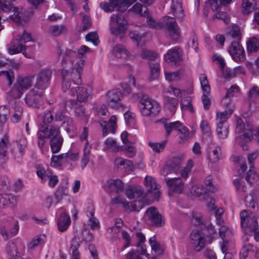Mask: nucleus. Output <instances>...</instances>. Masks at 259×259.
I'll list each match as a JSON object with an SVG mask.
<instances>
[{
	"mask_svg": "<svg viewBox=\"0 0 259 259\" xmlns=\"http://www.w3.org/2000/svg\"><path fill=\"white\" fill-rule=\"evenodd\" d=\"M38 145L42 148L46 142L45 139L51 138L50 146L53 153L60 151L63 142L61 136L60 127L54 125L47 126L42 125L37 133Z\"/></svg>",
	"mask_w": 259,
	"mask_h": 259,
	"instance_id": "obj_1",
	"label": "nucleus"
},
{
	"mask_svg": "<svg viewBox=\"0 0 259 259\" xmlns=\"http://www.w3.org/2000/svg\"><path fill=\"white\" fill-rule=\"evenodd\" d=\"M62 67L61 73L63 91L66 92L70 90L71 94L74 96L75 93L73 91V87H71V80L74 84H79L81 83L80 72L81 68L78 67V65L74 68L72 61L67 63V65H62Z\"/></svg>",
	"mask_w": 259,
	"mask_h": 259,
	"instance_id": "obj_2",
	"label": "nucleus"
},
{
	"mask_svg": "<svg viewBox=\"0 0 259 259\" xmlns=\"http://www.w3.org/2000/svg\"><path fill=\"white\" fill-rule=\"evenodd\" d=\"M241 226L246 234L254 233V239L258 241L259 239V228L257 223V218L253 214H248L244 210L240 213Z\"/></svg>",
	"mask_w": 259,
	"mask_h": 259,
	"instance_id": "obj_3",
	"label": "nucleus"
},
{
	"mask_svg": "<svg viewBox=\"0 0 259 259\" xmlns=\"http://www.w3.org/2000/svg\"><path fill=\"white\" fill-rule=\"evenodd\" d=\"M138 106L144 116L154 117L159 114L160 106L159 104L147 95H143L140 100Z\"/></svg>",
	"mask_w": 259,
	"mask_h": 259,
	"instance_id": "obj_4",
	"label": "nucleus"
},
{
	"mask_svg": "<svg viewBox=\"0 0 259 259\" xmlns=\"http://www.w3.org/2000/svg\"><path fill=\"white\" fill-rule=\"evenodd\" d=\"M128 28L127 21L121 14H113L110 17V31L111 34L118 36L124 34Z\"/></svg>",
	"mask_w": 259,
	"mask_h": 259,
	"instance_id": "obj_5",
	"label": "nucleus"
},
{
	"mask_svg": "<svg viewBox=\"0 0 259 259\" xmlns=\"http://www.w3.org/2000/svg\"><path fill=\"white\" fill-rule=\"evenodd\" d=\"M161 29H165L168 36L174 40H177L180 37V29L175 18L164 16L161 21Z\"/></svg>",
	"mask_w": 259,
	"mask_h": 259,
	"instance_id": "obj_6",
	"label": "nucleus"
},
{
	"mask_svg": "<svg viewBox=\"0 0 259 259\" xmlns=\"http://www.w3.org/2000/svg\"><path fill=\"white\" fill-rule=\"evenodd\" d=\"M136 0H109V2H102L100 4V8L106 12H111L117 8L118 11L123 12Z\"/></svg>",
	"mask_w": 259,
	"mask_h": 259,
	"instance_id": "obj_7",
	"label": "nucleus"
},
{
	"mask_svg": "<svg viewBox=\"0 0 259 259\" xmlns=\"http://www.w3.org/2000/svg\"><path fill=\"white\" fill-rule=\"evenodd\" d=\"M236 127L235 132L240 134L242 132L244 133L242 136H239L236 138L235 141L236 143L244 147V144L242 143L241 140L243 139L245 142L250 141L252 138V130L250 128H245V124L243 120L239 117L236 118Z\"/></svg>",
	"mask_w": 259,
	"mask_h": 259,
	"instance_id": "obj_8",
	"label": "nucleus"
},
{
	"mask_svg": "<svg viewBox=\"0 0 259 259\" xmlns=\"http://www.w3.org/2000/svg\"><path fill=\"white\" fill-rule=\"evenodd\" d=\"M123 95L119 90L109 91L107 94V103L110 107L115 109L123 110L124 105L120 103Z\"/></svg>",
	"mask_w": 259,
	"mask_h": 259,
	"instance_id": "obj_9",
	"label": "nucleus"
},
{
	"mask_svg": "<svg viewBox=\"0 0 259 259\" xmlns=\"http://www.w3.org/2000/svg\"><path fill=\"white\" fill-rule=\"evenodd\" d=\"M52 72L49 69H44L37 74L35 88L43 91L45 90L49 85L52 78Z\"/></svg>",
	"mask_w": 259,
	"mask_h": 259,
	"instance_id": "obj_10",
	"label": "nucleus"
},
{
	"mask_svg": "<svg viewBox=\"0 0 259 259\" xmlns=\"http://www.w3.org/2000/svg\"><path fill=\"white\" fill-rule=\"evenodd\" d=\"M228 51L233 60L242 62L245 59V50L239 41H232Z\"/></svg>",
	"mask_w": 259,
	"mask_h": 259,
	"instance_id": "obj_11",
	"label": "nucleus"
},
{
	"mask_svg": "<svg viewBox=\"0 0 259 259\" xmlns=\"http://www.w3.org/2000/svg\"><path fill=\"white\" fill-rule=\"evenodd\" d=\"M164 182L168 187V194L181 193L184 188V183L181 178H165Z\"/></svg>",
	"mask_w": 259,
	"mask_h": 259,
	"instance_id": "obj_12",
	"label": "nucleus"
},
{
	"mask_svg": "<svg viewBox=\"0 0 259 259\" xmlns=\"http://www.w3.org/2000/svg\"><path fill=\"white\" fill-rule=\"evenodd\" d=\"M28 49V46L21 44L15 37L7 46V50L10 54L14 55L22 52L26 57L30 58V54H28L27 53Z\"/></svg>",
	"mask_w": 259,
	"mask_h": 259,
	"instance_id": "obj_13",
	"label": "nucleus"
},
{
	"mask_svg": "<svg viewBox=\"0 0 259 259\" xmlns=\"http://www.w3.org/2000/svg\"><path fill=\"white\" fill-rule=\"evenodd\" d=\"M146 218L151 224L156 227H161L164 224V220L154 207H151L147 210Z\"/></svg>",
	"mask_w": 259,
	"mask_h": 259,
	"instance_id": "obj_14",
	"label": "nucleus"
},
{
	"mask_svg": "<svg viewBox=\"0 0 259 259\" xmlns=\"http://www.w3.org/2000/svg\"><path fill=\"white\" fill-rule=\"evenodd\" d=\"M77 100H71L72 103L84 104L88 100L91 95V91L87 87H77L75 88Z\"/></svg>",
	"mask_w": 259,
	"mask_h": 259,
	"instance_id": "obj_15",
	"label": "nucleus"
},
{
	"mask_svg": "<svg viewBox=\"0 0 259 259\" xmlns=\"http://www.w3.org/2000/svg\"><path fill=\"white\" fill-rule=\"evenodd\" d=\"M42 95V91H35V89H32L26 96L25 98L26 104L30 107H37Z\"/></svg>",
	"mask_w": 259,
	"mask_h": 259,
	"instance_id": "obj_16",
	"label": "nucleus"
},
{
	"mask_svg": "<svg viewBox=\"0 0 259 259\" xmlns=\"http://www.w3.org/2000/svg\"><path fill=\"white\" fill-rule=\"evenodd\" d=\"M190 242L194 250L197 252L200 251L204 247V239L198 230H193L191 232Z\"/></svg>",
	"mask_w": 259,
	"mask_h": 259,
	"instance_id": "obj_17",
	"label": "nucleus"
},
{
	"mask_svg": "<svg viewBox=\"0 0 259 259\" xmlns=\"http://www.w3.org/2000/svg\"><path fill=\"white\" fill-rule=\"evenodd\" d=\"M181 53L180 49L178 48H174L169 50L164 56V59L168 63H174L177 65L182 60Z\"/></svg>",
	"mask_w": 259,
	"mask_h": 259,
	"instance_id": "obj_18",
	"label": "nucleus"
},
{
	"mask_svg": "<svg viewBox=\"0 0 259 259\" xmlns=\"http://www.w3.org/2000/svg\"><path fill=\"white\" fill-rule=\"evenodd\" d=\"M71 104L74 108L75 116L76 119L82 122H87L89 116L85 113V109L83 107L84 104L72 103Z\"/></svg>",
	"mask_w": 259,
	"mask_h": 259,
	"instance_id": "obj_19",
	"label": "nucleus"
},
{
	"mask_svg": "<svg viewBox=\"0 0 259 259\" xmlns=\"http://www.w3.org/2000/svg\"><path fill=\"white\" fill-rule=\"evenodd\" d=\"M99 122L103 128V135L104 136H106L108 133L107 125H108L112 133H114L115 132L117 127V117L115 115H112L110 117L108 123L103 120H100Z\"/></svg>",
	"mask_w": 259,
	"mask_h": 259,
	"instance_id": "obj_20",
	"label": "nucleus"
},
{
	"mask_svg": "<svg viewBox=\"0 0 259 259\" xmlns=\"http://www.w3.org/2000/svg\"><path fill=\"white\" fill-rule=\"evenodd\" d=\"M2 127L0 126V135L2 134V136L0 138V161L3 162L4 157L6 156L7 150L9 144V140L7 133L6 132H2Z\"/></svg>",
	"mask_w": 259,
	"mask_h": 259,
	"instance_id": "obj_21",
	"label": "nucleus"
},
{
	"mask_svg": "<svg viewBox=\"0 0 259 259\" xmlns=\"http://www.w3.org/2000/svg\"><path fill=\"white\" fill-rule=\"evenodd\" d=\"M160 122L164 126L166 136H169L172 131L178 132L182 128V124L179 121L169 122L168 119L162 118Z\"/></svg>",
	"mask_w": 259,
	"mask_h": 259,
	"instance_id": "obj_22",
	"label": "nucleus"
},
{
	"mask_svg": "<svg viewBox=\"0 0 259 259\" xmlns=\"http://www.w3.org/2000/svg\"><path fill=\"white\" fill-rule=\"evenodd\" d=\"M171 12L176 19L181 20L184 18V13L182 0H172Z\"/></svg>",
	"mask_w": 259,
	"mask_h": 259,
	"instance_id": "obj_23",
	"label": "nucleus"
},
{
	"mask_svg": "<svg viewBox=\"0 0 259 259\" xmlns=\"http://www.w3.org/2000/svg\"><path fill=\"white\" fill-rule=\"evenodd\" d=\"M107 184L108 191L110 193H118L123 190V183L118 179L109 180L107 181Z\"/></svg>",
	"mask_w": 259,
	"mask_h": 259,
	"instance_id": "obj_24",
	"label": "nucleus"
},
{
	"mask_svg": "<svg viewBox=\"0 0 259 259\" xmlns=\"http://www.w3.org/2000/svg\"><path fill=\"white\" fill-rule=\"evenodd\" d=\"M125 192L128 198H137L143 195V190L140 186L129 185L126 187Z\"/></svg>",
	"mask_w": 259,
	"mask_h": 259,
	"instance_id": "obj_25",
	"label": "nucleus"
},
{
	"mask_svg": "<svg viewBox=\"0 0 259 259\" xmlns=\"http://www.w3.org/2000/svg\"><path fill=\"white\" fill-rule=\"evenodd\" d=\"M33 76H18L16 83L22 90H27L32 85Z\"/></svg>",
	"mask_w": 259,
	"mask_h": 259,
	"instance_id": "obj_26",
	"label": "nucleus"
},
{
	"mask_svg": "<svg viewBox=\"0 0 259 259\" xmlns=\"http://www.w3.org/2000/svg\"><path fill=\"white\" fill-rule=\"evenodd\" d=\"M71 220L65 212H62L58 220V229L61 232L65 231L69 227Z\"/></svg>",
	"mask_w": 259,
	"mask_h": 259,
	"instance_id": "obj_27",
	"label": "nucleus"
},
{
	"mask_svg": "<svg viewBox=\"0 0 259 259\" xmlns=\"http://www.w3.org/2000/svg\"><path fill=\"white\" fill-rule=\"evenodd\" d=\"M82 240L78 235H77L72 239L71 245V249L72 251L71 259H79L80 253L78 250V248Z\"/></svg>",
	"mask_w": 259,
	"mask_h": 259,
	"instance_id": "obj_28",
	"label": "nucleus"
},
{
	"mask_svg": "<svg viewBox=\"0 0 259 259\" xmlns=\"http://www.w3.org/2000/svg\"><path fill=\"white\" fill-rule=\"evenodd\" d=\"M16 201V198L14 196L9 194L0 195V208H4L10 204L15 205Z\"/></svg>",
	"mask_w": 259,
	"mask_h": 259,
	"instance_id": "obj_29",
	"label": "nucleus"
},
{
	"mask_svg": "<svg viewBox=\"0 0 259 259\" xmlns=\"http://www.w3.org/2000/svg\"><path fill=\"white\" fill-rule=\"evenodd\" d=\"M233 109L231 107H229L225 111L222 112L217 113V120L218 123H222L223 124H228L227 123V119L232 114Z\"/></svg>",
	"mask_w": 259,
	"mask_h": 259,
	"instance_id": "obj_30",
	"label": "nucleus"
},
{
	"mask_svg": "<svg viewBox=\"0 0 259 259\" xmlns=\"http://www.w3.org/2000/svg\"><path fill=\"white\" fill-rule=\"evenodd\" d=\"M13 11L14 13L10 16L12 21L17 24L21 23L22 19L25 16L23 9L22 8L14 7Z\"/></svg>",
	"mask_w": 259,
	"mask_h": 259,
	"instance_id": "obj_31",
	"label": "nucleus"
},
{
	"mask_svg": "<svg viewBox=\"0 0 259 259\" xmlns=\"http://www.w3.org/2000/svg\"><path fill=\"white\" fill-rule=\"evenodd\" d=\"M91 149L92 146L87 142L84 147L83 154L81 161V166L82 168H84L89 162Z\"/></svg>",
	"mask_w": 259,
	"mask_h": 259,
	"instance_id": "obj_32",
	"label": "nucleus"
},
{
	"mask_svg": "<svg viewBox=\"0 0 259 259\" xmlns=\"http://www.w3.org/2000/svg\"><path fill=\"white\" fill-rule=\"evenodd\" d=\"M105 150H108L112 152H117L120 151L121 147L117 145L116 141L111 138L107 139L104 143Z\"/></svg>",
	"mask_w": 259,
	"mask_h": 259,
	"instance_id": "obj_33",
	"label": "nucleus"
},
{
	"mask_svg": "<svg viewBox=\"0 0 259 259\" xmlns=\"http://www.w3.org/2000/svg\"><path fill=\"white\" fill-rule=\"evenodd\" d=\"M77 56V53L75 51H73L70 49H66L62 60V65H67V63L71 61L74 64V59Z\"/></svg>",
	"mask_w": 259,
	"mask_h": 259,
	"instance_id": "obj_34",
	"label": "nucleus"
},
{
	"mask_svg": "<svg viewBox=\"0 0 259 259\" xmlns=\"http://www.w3.org/2000/svg\"><path fill=\"white\" fill-rule=\"evenodd\" d=\"M7 251L11 256L10 259H24L17 252L16 245L13 242H9L7 246Z\"/></svg>",
	"mask_w": 259,
	"mask_h": 259,
	"instance_id": "obj_35",
	"label": "nucleus"
},
{
	"mask_svg": "<svg viewBox=\"0 0 259 259\" xmlns=\"http://www.w3.org/2000/svg\"><path fill=\"white\" fill-rule=\"evenodd\" d=\"M46 241L45 235L36 236L28 244L29 249H33L39 245L44 244Z\"/></svg>",
	"mask_w": 259,
	"mask_h": 259,
	"instance_id": "obj_36",
	"label": "nucleus"
},
{
	"mask_svg": "<svg viewBox=\"0 0 259 259\" xmlns=\"http://www.w3.org/2000/svg\"><path fill=\"white\" fill-rule=\"evenodd\" d=\"M246 45L248 53L255 52L259 48V41L256 37H252L246 42Z\"/></svg>",
	"mask_w": 259,
	"mask_h": 259,
	"instance_id": "obj_37",
	"label": "nucleus"
},
{
	"mask_svg": "<svg viewBox=\"0 0 259 259\" xmlns=\"http://www.w3.org/2000/svg\"><path fill=\"white\" fill-rule=\"evenodd\" d=\"M145 186L149 193H152L153 191L157 189V185L155 179L150 176H147L144 180Z\"/></svg>",
	"mask_w": 259,
	"mask_h": 259,
	"instance_id": "obj_38",
	"label": "nucleus"
},
{
	"mask_svg": "<svg viewBox=\"0 0 259 259\" xmlns=\"http://www.w3.org/2000/svg\"><path fill=\"white\" fill-rule=\"evenodd\" d=\"M114 55L119 58H126L128 55V52L125 48L120 45L115 46L113 49Z\"/></svg>",
	"mask_w": 259,
	"mask_h": 259,
	"instance_id": "obj_39",
	"label": "nucleus"
},
{
	"mask_svg": "<svg viewBox=\"0 0 259 259\" xmlns=\"http://www.w3.org/2000/svg\"><path fill=\"white\" fill-rule=\"evenodd\" d=\"M181 108L182 111L188 110L191 113L194 112V110L190 97H187L182 99L181 100Z\"/></svg>",
	"mask_w": 259,
	"mask_h": 259,
	"instance_id": "obj_40",
	"label": "nucleus"
},
{
	"mask_svg": "<svg viewBox=\"0 0 259 259\" xmlns=\"http://www.w3.org/2000/svg\"><path fill=\"white\" fill-rule=\"evenodd\" d=\"M217 132L219 137L225 139L228 137L229 132V125L222 123H217Z\"/></svg>",
	"mask_w": 259,
	"mask_h": 259,
	"instance_id": "obj_41",
	"label": "nucleus"
},
{
	"mask_svg": "<svg viewBox=\"0 0 259 259\" xmlns=\"http://www.w3.org/2000/svg\"><path fill=\"white\" fill-rule=\"evenodd\" d=\"M194 165V162L192 160L189 159L186 165L182 169H180V170L179 171L182 179H187L189 174H190L192 168Z\"/></svg>",
	"mask_w": 259,
	"mask_h": 259,
	"instance_id": "obj_42",
	"label": "nucleus"
},
{
	"mask_svg": "<svg viewBox=\"0 0 259 259\" xmlns=\"http://www.w3.org/2000/svg\"><path fill=\"white\" fill-rule=\"evenodd\" d=\"M150 71V79H157L160 74V65L158 63H149Z\"/></svg>",
	"mask_w": 259,
	"mask_h": 259,
	"instance_id": "obj_43",
	"label": "nucleus"
},
{
	"mask_svg": "<svg viewBox=\"0 0 259 259\" xmlns=\"http://www.w3.org/2000/svg\"><path fill=\"white\" fill-rule=\"evenodd\" d=\"M67 29L65 26L53 25L49 28V33L54 36H58L61 34L66 32Z\"/></svg>",
	"mask_w": 259,
	"mask_h": 259,
	"instance_id": "obj_44",
	"label": "nucleus"
},
{
	"mask_svg": "<svg viewBox=\"0 0 259 259\" xmlns=\"http://www.w3.org/2000/svg\"><path fill=\"white\" fill-rule=\"evenodd\" d=\"M254 0H242V12L244 15H248L253 10Z\"/></svg>",
	"mask_w": 259,
	"mask_h": 259,
	"instance_id": "obj_45",
	"label": "nucleus"
},
{
	"mask_svg": "<svg viewBox=\"0 0 259 259\" xmlns=\"http://www.w3.org/2000/svg\"><path fill=\"white\" fill-rule=\"evenodd\" d=\"M149 244L151 247V248L154 250L157 254H161L163 253L164 249L162 245L158 243L155 236L151 237L149 240Z\"/></svg>",
	"mask_w": 259,
	"mask_h": 259,
	"instance_id": "obj_46",
	"label": "nucleus"
},
{
	"mask_svg": "<svg viewBox=\"0 0 259 259\" xmlns=\"http://www.w3.org/2000/svg\"><path fill=\"white\" fill-rule=\"evenodd\" d=\"M245 179L249 183L253 184L258 181L259 176L253 168L250 167V169L245 175Z\"/></svg>",
	"mask_w": 259,
	"mask_h": 259,
	"instance_id": "obj_47",
	"label": "nucleus"
},
{
	"mask_svg": "<svg viewBox=\"0 0 259 259\" xmlns=\"http://www.w3.org/2000/svg\"><path fill=\"white\" fill-rule=\"evenodd\" d=\"M36 174L38 177L41 179L42 183L45 182L49 177L52 175V172L49 169L46 170L45 168L40 165L37 167Z\"/></svg>",
	"mask_w": 259,
	"mask_h": 259,
	"instance_id": "obj_48",
	"label": "nucleus"
},
{
	"mask_svg": "<svg viewBox=\"0 0 259 259\" xmlns=\"http://www.w3.org/2000/svg\"><path fill=\"white\" fill-rule=\"evenodd\" d=\"M67 155L65 153L59 155H53L51 158V165L53 167H58L63 162L66 161L65 157Z\"/></svg>",
	"mask_w": 259,
	"mask_h": 259,
	"instance_id": "obj_49",
	"label": "nucleus"
},
{
	"mask_svg": "<svg viewBox=\"0 0 259 259\" xmlns=\"http://www.w3.org/2000/svg\"><path fill=\"white\" fill-rule=\"evenodd\" d=\"M221 157V148L219 147H215L214 149L209 152V159L212 162L219 161Z\"/></svg>",
	"mask_w": 259,
	"mask_h": 259,
	"instance_id": "obj_50",
	"label": "nucleus"
},
{
	"mask_svg": "<svg viewBox=\"0 0 259 259\" xmlns=\"http://www.w3.org/2000/svg\"><path fill=\"white\" fill-rule=\"evenodd\" d=\"M130 11H133L140 14L141 16H144L147 14L148 8L139 3H137L128 10V12Z\"/></svg>",
	"mask_w": 259,
	"mask_h": 259,
	"instance_id": "obj_51",
	"label": "nucleus"
},
{
	"mask_svg": "<svg viewBox=\"0 0 259 259\" xmlns=\"http://www.w3.org/2000/svg\"><path fill=\"white\" fill-rule=\"evenodd\" d=\"M164 75L166 80L169 82L177 81L180 79L181 76L180 71L173 72L165 71Z\"/></svg>",
	"mask_w": 259,
	"mask_h": 259,
	"instance_id": "obj_52",
	"label": "nucleus"
},
{
	"mask_svg": "<svg viewBox=\"0 0 259 259\" xmlns=\"http://www.w3.org/2000/svg\"><path fill=\"white\" fill-rule=\"evenodd\" d=\"M120 151H123L126 156L129 158L134 157L137 153L136 147L131 145H125L124 147H121Z\"/></svg>",
	"mask_w": 259,
	"mask_h": 259,
	"instance_id": "obj_53",
	"label": "nucleus"
},
{
	"mask_svg": "<svg viewBox=\"0 0 259 259\" xmlns=\"http://www.w3.org/2000/svg\"><path fill=\"white\" fill-rule=\"evenodd\" d=\"M14 114L13 115L12 121L14 122H17L21 119L23 114V109L18 104L15 102V106L14 107Z\"/></svg>",
	"mask_w": 259,
	"mask_h": 259,
	"instance_id": "obj_54",
	"label": "nucleus"
},
{
	"mask_svg": "<svg viewBox=\"0 0 259 259\" xmlns=\"http://www.w3.org/2000/svg\"><path fill=\"white\" fill-rule=\"evenodd\" d=\"M233 161L237 164L240 165V169H239V171H241V173L243 174L244 171L246 170L247 166L245 163V159L242 156L237 155L234 156L233 157Z\"/></svg>",
	"mask_w": 259,
	"mask_h": 259,
	"instance_id": "obj_55",
	"label": "nucleus"
},
{
	"mask_svg": "<svg viewBox=\"0 0 259 259\" xmlns=\"http://www.w3.org/2000/svg\"><path fill=\"white\" fill-rule=\"evenodd\" d=\"M164 99L165 106L171 110L175 109L178 105L179 101L176 99L166 96H164Z\"/></svg>",
	"mask_w": 259,
	"mask_h": 259,
	"instance_id": "obj_56",
	"label": "nucleus"
},
{
	"mask_svg": "<svg viewBox=\"0 0 259 259\" xmlns=\"http://www.w3.org/2000/svg\"><path fill=\"white\" fill-rule=\"evenodd\" d=\"M15 38L18 40L21 44L26 43L29 41H33L34 40L32 38L31 35L30 33L26 32L24 30L22 35H18L15 36Z\"/></svg>",
	"mask_w": 259,
	"mask_h": 259,
	"instance_id": "obj_57",
	"label": "nucleus"
},
{
	"mask_svg": "<svg viewBox=\"0 0 259 259\" xmlns=\"http://www.w3.org/2000/svg\"><path fill=\"white\" fill-rule=\"evenodd\" d=\"M200 81L203 93L209 94L210 88L207 76L205 74H201L200 76Z\"/></svg>",
	"mask_w": 259,
	"mask_h": 259,
	"instance_id": "obj_58",
	"label": "nucleus"
},
{
	"mask_svg": "<svg viewBox=\"0 0 259 259\" xmlns=\"http://www.w3.org/2000/svg\"><path fill=\"white\" fill-rule=\"evenodd\" d=\"M172 172L178 174L180 170L182 162L181 160L177 158H174L172 161L167 163Z\"/></svg>",
	"mask_w": 259,
	"mask_h": 259,
	"instance_id": "obj_59",
	"label": "nucleus"
},
{
	"mask_svg": "<svg viewBox=\"0 0 259 259\" xmlns=\"http://www.w3.org/2000/svg\"><path fill=\"white\" fill-rule=\"evenodd\" d=\"M178 134L181 142H184L191 137V134L190 133L188 129L185 126L182 125V128L180 130L178 131Z\"/></svg>",
	"mask_w": 259,
	"mask_h": 259,
	"instance_id": "obj_60",
	"label": "nucleus"
},
{
	"mask_svg": "<svg viewBox=\"0 0 259 259\" xmlns=\"http://www.w3.org/2000/svg\"><path fill=\"white\" fill-rule=\"evenodd\" d=\"M166 141H162L161 143L149 142L148 145L150 147L154 152L159 153L165 148Z\"/></svg>",
	"mask_w": 259,
	"mask_h": 259,
	"instance_id": "obj_61",
	"label": "nucleus"
},
{
	"mask_svg": "<svg viewBox=\"0 0 259 259\" xmlns=\"http://www.w3.org/2000/svg\"><path fill=\"white\" fill-rule=\"evenodd\" d=\"M141 56L142 58L149 60H154L157 57V54L155 52L145 49L141 51Z\"/></svg>",
	"mask_w": 259,
	"mask_h": 259,
	"instance_id": "obj_62",
	"label": "nucleus"
},
{
	"mask_svg": "<svg viewBox=\"0 0 259 259\" xmlns=\"http://www.w3.org/2000/svg\"><path fill=\"white\" fill-rule=\"evenodd\" d=\"M111 203L112 205L120 204L125 209L128 208L129 202H127L126 200L120 196H116L112 198Z\"/></svg>",
	"mask_w": 259,
	"mask_h": 259,
	"instance_id": "obj_63",
	"label": "nucleus"
},
{
	"mask_svg": "<svg viewBox=\"0 0 259 259\" xmlns=\"http://www.w3.org/2000/svg\"><path fill=\"white\" fill-rule=\"evenodd\" d=\"M219 234L222 239H229L232 235V231L226 226H222L220 229Z\"/></svg>",
	"mask_w": 259,
	"mask_h": 259,
	"instance_id": "obj_64",
	"label": "nucleus"
}]
</instances>
